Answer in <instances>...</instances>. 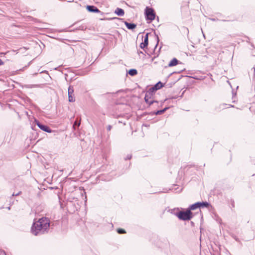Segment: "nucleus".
Instances as JSON below:
<instances>
[{
    "label": "nucleus",
    "instance_id": "obj_1",
    "mask_svg": "<svg viewBox=\"0 0 255 255\" xmlns=\"http://www.w3.org/2000/svg\"><path fill=\"white\" fill-rule=\"evenodd\" d=\"M50 228V220L48 218L42 217L37 222H34L31 227V232L35 236L47 233Z\"/></svg>",
    "mask_w": 255,
    "mask_h": 255
},
{
    "label": "nucleus",
    "instance_id": "obj_2",
    "mask_svg": "<svg viewBox=\"0 0 255 255\" xmlns=\"http://www.w3.org/2000/svg\"><path fill=\"white\" fill-rule=\"evenodd\" d=\"M178 215V218L182 221H189L193 218L192 212L188 209L185 211H180Z\"/></svg>",
    "mask_w": 255,
    "mask_h": 255
},
{
    "label": "nucleus",
    "instance_id": "obj_3",
    "mask_svg": "<svg viewBox=\"0 0 255 255\" xmlns=\"http://www.w3.org/2000/svg\"><path fill=\"white\" fill-rule=\"evenodd\" d=\"M144 14L146 20L152 21L155 19V13L154 12V9L151 7H146Z\"/></svg>",
    "mask_w": 255,
    "mask_h": 255
},
{
    "label": "nucleus",
    "instance_id": "obj_4",
    "mask_svg": "<svg viewBox=\"0 0 255 255\" xmlns=\"http://www.w3.org/2000/svg\"><path fill=\"white\" fill-rule=\"evenodd\" d=\"M35 122L38 128L44 131L50 133L52 130L50 128L46 125H44L40 123L38 120H35Z\"/></svg>",
    "mask_w": 255,
    "mask_h": 255
},
{
    "label": "nucleus",
    "instance_id": "obj_5",
    "mask_svg": "<svg viewBox=\"0 0 255 255\" xmlns=\"http://www.w3.org/2000/svg\"><path fill=\"white\" fill-rule=\"evenodd\" d=\"M86 8L89 12L95 13L101 12L100 10L94 5H87Z\"/></svg>",
    "mask_w": 255,
    "mask_h": 255
},
{
    "label": "nucleus",
    "instance_id": "obj_6",
    "mask_svg": "<svg viewBox=\"0 0 255 255\" xmlns=\"http://www.w3.org/2000/svg\"><path fill=\"white\" fill-rule=\"evenodd\" d=\"M164 86V84L160 81L157 82L153 87H151V90L156 92L157 90L161 89Z\"/></svg>",
    "mask_w": 255,
    "mask_h": 255
},
{
    "label": "nucleus",
    "instance_id": "obj_7",
    "mask_svg": "<svg viewBox=\"0 0 255 255\" xmlns=\"http://www.w3.org/2000/svg\"><path fill=\"white\" fill-rule=\"evenodd\" d=\"M124 23L127 26V28L130 30L134 29L136 26L135 24L133 23H129L126 21H124Z\"/></svg>",
    "mask_w": 255,
    "mask_h": 255
},
{
    "label": "nucleus",
    "instance_id": "obj_8",
    "mask_svg": "<svg viewBox=\"0 0 255 255\" xmlns=\"http://www.w3.org/2000/svg\"><path fill=\"white\" fill-rule=\"evenodd\" d=\"M24 87L27 89H31V88H42V84H27L24 85Z\"/></svg>",
    "mask_w": 255,
    "mask_h": 255
},
{
    "label": "nucleus",
    "instance_id": "obj_9",
    "mask_svg": "<svg viewBox=\"0 0 255 255\" xmlns=\"http://www.w3.org/2000/svg\"><path fill=\"white\" fill-rule=\"evenodd\" d=\"M115 13L118 16H122L125 14V11L123 9L118 7L115 9Z\"/></svg>",
    "mask_w": 255,
    "mask_h": 255
},
{
    "label": "nucleus",
    "instance_id": "obj_10",
    "mask_svg": "<svg viewBox=\"0 0 255 255\" xmlns=\"http://www.w3.org/2000/svg\"><path fill=\"white\" fill-rule=\"evenodd\" d=\"M144 100L146 104H147L149 106L151 105L154 103H158L157 101L153 100L152 99H151L147 97L146 98V96H145L144 97Z\"/></svg>",
    "mask_w": 255,
    "mask_h": 255
},
{
    "label": "nucleus",
    "instance_id": "obj_11",
    "mask_svg": "<svg viewBox=\"0 0 255 255\" xmlns=\"http://www.w3.org/2000/svg\"><path fill=\"white\" fill-rule=\"evenodd\" d=\"M199 208H209L211 206V204L207 202V201H205V202H199Z\"/></svg>",
    "mask_w": 255,
    "mask_h": 255
},
{
    "label": "nucleus",
    "instance_id": "obj_12",
    "mask_svg": "<svg viewBox=\"0 0 255 255\" xmlns=\"http://www.w3.org/2000/svg\"><path fill=\"white\" fill-rule=\"evenodd\" d=\"M155 92L154 91L151 90V88H150L148 91H146L145 96H146V98L148 97L149 98L152 99V97Z\"/></svg>",
    "mask_w": 255,
    "mask_h": 255
},
{
    "label": "nucleus",
    "instance_id": "obj_13",
    "mask_svg": "<svg viewBox=\"0 0 255 255\" xmlns=\"http://www.w3.org/2000/svg\"><path fill=\"white\" fill-rule=\"evenodd\" d=\"M179 61L176 58H173L168 64L169 67H173L178 64Z\"/></svg>",
    "mask_w": 255,
    "mask_h": 255
},
{
    "label": "nucleus",
    "instance_id": "obj_14",
    "mask_svg": "<svg viewBox=\"0 0 255 255\" xmlns=\"http://www.w3.org/2000/svg\"><path fill=\"white\" fill-rule=\"evenodd\" d=\"M198 208H200L199 202H196V203L190 205L188 209L190 210V211H191L192 210H194Z\"/></svg>",
    "mask_w": 255,
    "mask_h": 255
},
{
    "label": "nucleus",
    "instance_id": "obj_15",
    "mask_svg": "<svg viewBox=\"0 0 255 255\" xmlns=\"http://www.w3.org/2000/svg\"><path fill=\"white\" fill-rule=\"evenodd\" d=\"M169 109V107H166L164 108L163 109L161 110H158L156 112H153V114L155 115H160L164 113L165 111H166L168 109Z\"/></svg>",
    "mask_w": 255,
    "mask_h": 255
},
{
    "label": "nucleus",
    "instance_id": "obj_16",
    "mask_svg": "<svg viewBox=\"0 0 255 255\" xmlns=\"http://www.w3.org/2000/svg\"><path fill=\"white\" fill-rule=\"evenodd\" d=\"M180 209L177 208H174V209H171L170 210V213L177 216L178 217V214H179V212H180Z\"/></svg>",
    "mask_w": 255,
    "mask_h": 255
},
{
    "label": "nucleus",
    "instance_id": "obj_17",
    "mask_svg": "<svg viewBox=\"0 0 255 255\" xmlns=\"http://www.w3.org/2000/svg\"><path fill=\"white\" fill-rule=\"evenodd\" d=\"M81 124V120H78L77 119L75 121L73 125V128L76 130L77 128H78Z\"/></svg>",
    "mask_w": 255,
    "mask_h": 255
},
{
    "label": "nucleus",
    "instance_id": "obj_18",
    "mask_svg": "<svg viewBox=\"0 0 255 255\" xmlns=\"http://www.w3.org/2000/svg\"><path fill=\"white\" fill-rule=\"evenodd\" d=\"M128 73L132 76H135L137 74V71L135 69H130L128 72Z\"/></svg>",
    "mask_w": 255,
    "mask_h": 255
},
{
    "label": "nucleus",
    "instance_id": "obj_19",
    "mask_svg": "<svg viewBox=\"0 0 255 255\" xmlns=\"http://www.w3.org/2000/svg\"><path fill=\"white\" fill-rule=\"evenodd\" d=\"M68 93L69 95H74V89L73 86H69L68 90Z\"/></svg>",
    "mask_w": 255,
    "mask_h": 255
},
{
    "label": "nucleus",
    "instance_id": "obj_20",
    "mask_svg": "<svg viewBox=\"0 0 255 255\" xmlns=\"http://www.w3.org/2000/svg\"><path fill=\"white\" fill-rule=\"evenodd\" d=\"M149 33H147L144 36V39L143 40V41L142 42H143L144 43L147 44L148 45V35H149Z\"/></svg>",
    "mask_w": 255,
    "mask_h": 255
},
{
    "label": "nucleus",
    "instance_id": "obj_21",
    "mask_svg": "<svg viewBox=\"0 0 255 255\" xmlns=\"http://www.w3.org/2000/svg\"><path fill=\"white\" fill-rule=\"evenodd\" d=\"M68 100L70 102H74L75 101V98L74 95H69Z\"/></svg>",
    "mask_w": 255,
    "mask_h": 255
},
{
    "label": "nucleus",
    "instance_id": "obj_22",
    "mask_svg": "<svg viewBox=\"0 0 255 255\" xmlns=\"http://www.w3.org/2000/svg\"><path fill=\"white\" fill-rule=\"evenodd\" d=\"M117 232L120 234H123L126 233V231L124 229L121 228L118 229Z\"/></svg>",
    "mask_w": 255,
    "mask_h": 255
},
{
    "label": "nucleus",
    "instance_id": "obj_23",
    "mask_svg": "<svg viewBox=\"0 0 255 255\" xmlns=\"http://www.w3.org/2000/svg\"><path fill=\"white\" fill-rule=\"evenodd\" d=\"M147 45L144 43L143 42H141L140 44V48L142 49H144L145 48H146L147 47Z\"/></svg>",
    "mask_w": 255,
    "mask_h": 255
},
{
    "label": "nucleus",
    "instance_id": "obj_24",
    "mask_svg": "<svg viewBox=\"0 0 255 255\" xmlns=\"http://www.w3.org/2000/svg\"><path fill=\"white\" fill-rule=\"evenodd\" d=\"M156 37L157 43H156V45H155V46L154 47V49H155L157 47V45L158 44V42H159V37H158L157 35H156Z\"/></svg>",
    "mask_w": 255,
    "mask_h": 255
},
{
    "label": "nucleus",
    "instance_id": "obj_25",
    "mask_svg": "<svg viewBox=\"0 0 255 255\" xmlns=\"http://www.w3.org/2000/svg\"><path fill=\"white\" fill-rule=\"evenodd\" d=\"M132 155L131 154H128L125 158V160H128L131 158Z\"/></svg>",
    "mask_w": 255,
    "mask_h": 255
},
{
    "label": "nucleus",
    "instance_id": "obj_26",
    "mask_svg": "<svg viewBox=\"0 0 255 255\" xmlns=\"http://www.w3.org/2000/svg\"><path fill=\"white\" fill-rule=\"evenodd\" d=\"M21 193V191H19V192H18L16 194H14V193L12 194L11 196L12 197H13V196H18L19 195H20V194Z\"/></svg>",
    "mask_w": 255,
    "mask_h": 255
},
{
    "label": "nucleus",
    "instance_id": "obj_27",
    "mask_svg": "<svg viewBox=\"0 0 255 255\" xmlns=\"http://www.w3.org/2000/svg\"><path fill=\"white\" fill-rule=\"evenodd\" d=\"M112 128V126L111 125H108L107 126V129L108 131H110Z\"/></svg>",
    "mask_w": 255,
    "mask_h": 255
},
{
    "label": "nucleus",
    "instance_id": "obj_28",
    "mask_svg": "<svg viewBox=\"0 0 255 255\" xmlns=\"http://www.w3.org/2000/svg\"><path fill=\"white\" fill-rule=\"evenodd\" d=\"M210 20L213 21H215L218 20V19H217V18H210Z\"/></svg>",
    "mask_w": 255,
    "mask_h": 255
},
{
    "label": "nucleus",
    "instance_id": "obj_29",
    "mask_svg": "<svg viewBox=\"0 0 255 255\" xmlns=\"http://www.w3.org/2000/svg\"><path fill=\"white\" fill-rule=\"evenodd\" d=\"M30 63V62H29V63L28 64L27 66H25L24 67H23V68H22V69H20V70H23L24 68H26L27 67H28V66H29Z\"/></svg>",
    "mask_w": 255,
    "mask_h": 255
},
{
    "label": "nucleus",
    "instance_id": "obj_30",
    "mask_svg": "<svg viewBox=\"0 0 255 255\" xmlns=\"http://www.w3.org/2000/svg\"><path fill=\"white\" fill-rule=\"evenodd\" d=\"M46 73V74H48V72L46 70H44V71H42L41 72H40V73Z\"/></svg>",
    "mask_w": 255,
    "mask_h": 255
},
{
    "label": "nucleus",
    "instance_id": "obj_31",
    "mask_svg": "<svg viewBox=\"0 0 255 255\" xmlns=\"http://www.w3.org/2000/svg\"><path fill=\"white\" fill-rule=\"evenodd\" d=\"M3 62L2 61V60L1 59H0V65H2L3 64Z\"/></svg>",
    "mask_w": 255,
    "mask_h": 255
},
{
    "label": "nucleus",
    "instance_id": "obj_32",
    "mask_svg": "<svg viewBox=\"0 0 255 255\" xmlns=\"http://www.w3.org/2000/svg\"><path fill=\"white\" fill-rule=\"evenodd\" d=\"M251 46L252 47L253 49H255V46H254L253 43H251Z\"/></svg>",
    "mask_w": 255,
    "mask_h": 255
},
{
    "label": "nucleus",
    "instance_id": "obj_33",
    "mask_svg": "<svg viewBox=\"0 0 255 255\" xmlns=\"http://www.w3.org/2000/svg\"><path fill=\"white\" fill-rule=\"evenodd\" d=\"M233 238L235 239L236 241L238 240V239L235 236H232Z\"/></svg>",
    "mask_w": 255,
    "mask_h": 255
},
{
    "label": "nucleus",
    "instance_id": "obj_34",
    "mask_svg": "<svg viewBox=\"0 0 255 255\" xmlns=\"http://www.w3.org/2000/svg\"><path fill=\"white\" fill-rule=\"evenodd\" d=\"M138 54L139 55L140 54H144L143 52L142 51H139V52H138Z\"/></svg>",
    "mask_w": 255,
    "mask_h": 255
},
{
    "label": "nucleus",
    "instance_id": "obj_35",
    "mask_svg": "<svg viewBox=\"0 0 255 255\" xmlns=\"http://www.w3.org/2000/svg\"><path fill=\"white\" fill-rule=\"evenodd\" d=\"M123 92V90H119V91H118L116 93H120V92Z\"/></svg>",
    "mask_w": 255,
    "mask_h": 255
},
{
    "label": "nucleus",
    "instance_id": "obj_36",
    "mask_svg": "<svg viewBox=\"0 0 255 255\" xmlns=\"http://www.w3.org/2000/svg\"><path fill=\"white\" fill-rule=\"evenodd\" d=\"M1 254H2V255H6V253H5V252L4 251H2V252H1Z\"/></svg>",
    "mask_w": 255,
    "mask_h": 255
},
{
    "label": "nucleus",
    "instance_id": "obj_37",
    "mask_svg": "<svg viewBox=\"0 0 255 255\" xmlns=\"http://www.w3.org/2000/svg\"><path fill=\"white\" fill-rule=\"evenodd\" d=\"M68 2H70L73 1V0H68Z\"/></svg>",
    "mask_w": 255,
    "mask_h": 255
},
{
    "label": "nucleus",
    "instance_id": "obj_38",
    "mask_svg": "<svg viewBox=\"0 0 255 255\" xmlns=\"http://www.w3.org/2000/svg\"><path fill=\"white\" fill-rule=\"evenodd\" d=\"M68 2H70L73 1V0H68Z\"/></svg>",
    "mask_w": 255,
    "mask_h": 255
},
{
    "label": "nucleus",
    "instance_id": "obj_39",
    "mask_svg": "<svg viewBox=\"0 0 255 255\" xmlns=\"http://www.w3.org/2000/svg\"><path fill=\"white\" fill-rule=\"evenodd\" d=\"M37 74V73H34V75H36Z\"/></svg>",
    "mask_w": 255,
    "mask_h": 255
},
{
    "label": "nucleus",
    "instance_id": "obj_40",
    "mask_svg": "<svg viewBox=\"0 0 255 255\" xmlns=\"http://www.w3.org/2000/svg\"><path fill=\"white\" fill-rule=\"evenodd\" d=\"M247 42H248V43H250L249 40H247Z\"/></svg>",
    "mask_w": 255,
    "mask_h": 255
}]
</instances>
